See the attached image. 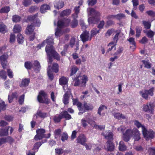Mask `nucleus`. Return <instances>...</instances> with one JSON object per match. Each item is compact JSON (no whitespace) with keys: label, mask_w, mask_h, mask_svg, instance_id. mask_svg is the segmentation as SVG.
Returning <instances> with one entry per match:
<instances>
[{"label":"nucleus","mask_w":155,"mask_h":155,"mask_svg":"<svg viewBox=\"0 0 155 155\" xmlns=\"http://www.w3.org/2000/svg\"><path fill=\"white\" fill-rule=\"evenodd\" d=\"M37 114L40 117L45 118L47 117V114L46 113H42L41 111H38Z\"/></svg>","instance_id":"obj_48"},{"label":"nucleus","mask_w":155,"mask_h":155,"mask_svg":"<svg viewBox=\"0 0 155 155\" xmlns=\"http://www.w3.org/2000/svg\"><path fill=\"white\" fill-rule=\"evenodd\" d=\"M62 119V118L60 115V114L58 115V116H54L53 118V120L55 123L59 122Z\"/></svg>","instance_id":"obj_44"},{"label":"nucleus","mask_w":155,"mask_h":155,"mask_svg":"<svg viewBox=\"0 0 155 155\" xmlns=\"http://www.w3.org/2000/svg\"><path fill=\"white\" fill-rule=\"evenodd\" d=\"M104 135L108 140L111 141L113 140V135L112 132H109L107 134H104Z\"/></svg>","instance_id":"obj_40"},{"label":"nucleus","mask_w":155,"mask_h":155,"mask_svg":"<svg viewBox=\"0 0 155 155\" xmlns=\"http://www.w3.org/2000/svg\"><path fill=\"white\" fill-rule=\"evenodd\" d=\"M14 117L13 116L10 115H5L4 117V119L8 122H11L13 121Z\"/></svg>","instance_id":"obj_54"},{"label":"nucleus","mask_w":155,"mask_h":155,"mask_svg":"<svg viewBox=\"0 0 155 155\" xmlns=\"http://www.w3.org/2000/svg\"><path fill=\"white\" fill-rule=\"evenodd\" d=\"M15 35L14 34L11 33L9 41L11 43L14 42L15 40Z\"/></svg>","instance_id":"obj_63"},{"label":"nucleus","mask_w":155,"mask_h":155,"mask_svg":"<svg viewBox=\"0 0 155 155\" xmlns=\"http://www.w3.org/2000/svg\"><path fill=\"white\" fill-rule=\"evenodd\" d=\"M0 77L4 80H6L7 78L6 72L5 71L2 70L0 71Z\"/></svg>","instance_id":"obj_49"},{"label":"nucleus","mask_w":155,"mask_h":155,"mask_svg":"<svg viewBox=\"0 0 155 155\" xmlns=\"http://www.w3.org/2000/svg\"><path fill=\"white\" fill-rule=\"evenodd\" d=\"M89 5L92 6L95 5L97 2V0H88L87 1Z\"/></svg>","instance_id":"obj_60"},{"label":"nucleus","mask_w":155,"mask_h":155,"mask_svg":"<svg viewBox=\"0 0 155 155\" xmlns=\"http://www.w3.org/2000/svg\"><path fill=\"white\" fill-rule=\"evenodd\" d=\"M114 21L111 20H108L106 22L105 27L106 28H108L109 26L112 25L114 24Z\"/></svg>","instance_id":"obj_61"},{"label":"nucleus","mask_w":155,"mask_h":155,"mask_svg":"<svg viewBox=\"0 0 155 155\" xmlns=\"http://www.w3.org/2000/svg\"><path fill=\"white\" fill-rule=\"evenodd\" d=\"M80 6L75 7L74 10V14H72V16L73 18H77L78 17V15L80 12Z\"/></svg>","instance_id":"obj_32"},{"label":"nucleus","mask_w":155,"mask_h":155,"mask_svg":"<svg viewBox=\"0 0 155 155\" xmlns=\"http://www.w3.org/2000/svg\"><path fill=\"white\" fill-rule=\"evenodd\" d=\"M89 14L92 17L88 19L89 23L95 24L100 19L98 18L100 15V13L96 11L94 8H91L90 9Z\"/></svg>","instance_id":"obj_4"},{"label":"nucleus","mask_w":155,"mask_h":155,"mask_svg":"<svg viewBox=\"0 0 155 155\" xmlns=\"http://www.w3.org/2000/svg\"><path fill=\"white\" fill-rule=\"evenodd\" d=\"M54 4V7L58 9L61 8L64 6V2L60 0H55Z\"/></svg>","instance_id":"obj_15"},{"label":"nucleus","mask_w":155,"mask_h":155,"mask_svg":"<svg viewBox=\"0 0 155 155\" xmlns=\"http://www.w3.org/2000/svg\"><path fill=\"white\" fill-rule=\"evenodd\" d=\"M59 84L61 85H64L68 84V79L64 76H62L59 80Z\"/></svg>","instance_id":"obj_19"},{"label":"nucleus","mask_w":155,"mask_h":155,"mask_svg":"<svg viewBox=\"0 0 155 155\" xmlns=\"http://www.w3.org/2000/svg\"><path fill=\"white\" fill-rule=\"evenodd\" d=\"M45 132L44 129H40L36 130L37 134L34 137L35 140H38L42 139L44 137V134Z\"/></svg>","instance_id":"obj_13"},{"label":"nucleus","mask_w":155,"mask_h":155,"mask_svg":"<svg viewBox=\"0 0 155 155\" xmlns=\"http://www.w3.org/2000/svg\"><path fill=\"white\" fill-rule=\"evenodd\" d=\"M115 146L114 144L112 142V141L108 140L104 147L105 149L108 151L112 152L114 150Z\"/></svg>","instance_id":"obj_12"},{"label":"nucleus","mask_w":155,"mask_h":155,"mask_svg":"<svg viewBox=\"0 0 155 155\" xmlns=\"http://www.w3.org/2000/svg\"><path fill=\"white\" fill-rule=\"evenodd\" d=\"M34 29L33 25H29L26 28L25 33L27 34H31L33 32Z\"/></svg>","instance_id":"obj_28"},{"label":"nucleus","mask_w":155,"mask_h":155,"mask_svg":"<svg viewBox=\"0 0 155 155\" xmlns=\"http://www.w3.org/2000/svg\"><path fill=\"white\" fill-rule=\"evenodd\" d=\"M154 91V87H152L148 90H145L144 91H140L139 92V93L142 97L146 100H147L148 99L149 95L151 96L153 95Z\"/></svg>","instance_id":"obj_7"},{"label":"nucleus","mask_w":155,"mask_h":155,"mask_svg":"<svg viewBox=\"0 0 155 155\" xmlns=\"http://www.w3.org/2000/svg\"><path fill=\"white\" fill-rule=\"evenodd\" d=\"M38 9V8L35 6H32L29 8V11L31 13H32L36 10Z\"/></svg>","instance_id":"obj_57"},{"label":"nucleus","mask_w":155,"mask_h":155,"mask_svg":"<svg viewBox=\"0 0 155 155\" xmlns=\"http://www.w3.org/2000/svg\"><path fill=\"white\" fill-rule=\"evenodd\" d=\"M142 129V132L144 137L147 140H148L154 138L155 133L151 130H148L145 128V127H141Z\"/></svg>","instance_id":"obj_6"},{"label":"nucleus","mask_w":155,"mask_h":155,"mask_svg":"<svg viewBox=\"0 0 155 155\" xmlns=\"http://www.w3.org/2000/svg\"><path fill=\"white\" fill-rule=\"evenodd\" d=\"M17 39L19 44L22 43L24 41V38L21 34H18L17 36Z\"/></svg>","instance_id":"obj_34"},{"label":"nucleus","mask_w":155,"mask_h":155,"mask_svg":"<svg viewBox=\"0 0 155 155\" xmlns=\"http://www.w3.org/2000/svg\"><path fill=\"white\" fill-rule=\"evenodd\" d=\"M125 15L123 13H119L115 15V18L119 20H120L125 18Z\"/></svg>","instance_id":"obj_43"},{"label":"nucleus","mask_w":155,"mask_h":155,"mask_svg":"<svg viewBox=\"0 0 155 155\" xmlns=\"http://www.w3.org/2000/svg\"><path fill=\"white\" fill-rule=\"evenodd\" d=\"M78 20L75 18H74V19L71 22V27L72 28H75L78 26Z\"/></svg>","instance_id":"obj_42"},{"label":"nucleus","mask_w":155,"mask_h":155,"mask_svg":"<svg viewBox=\"0 0 155 155\" xmlns=\"http://www.w3.org/2000/svg\"><path fill=\"white\" fill-rule=\"evenodd\" d=\"M142 24L144 26V28L149 29L150 28L151 26V23L149 21H143Z\"/></svg>","instance_id":"obj_36"},{"label":"nucleus","mask_w":155,"mask_h":155,"mask_svg":"<svg viewBox=\"0 0 155 155\" xmlns=\"http://www.w3.org/2000/svg\"><path fill=\"white\" fill-rule=\"evenodd\" d=\"M60 114L62 118H64L66 120H69L71 118V115L68 114L67 111H63L61 112Z\"/></svg>","instance_id":"obj_18"},{"label":"nucleus","mask_w":155,"mask_h":155,"mask_svg":"<svg viewBox=\"0 0 155 155\" xmlns=\"http://www.w3.org/2000/svg\"><path fill=\"white\" fill-rule=\"evenodd\" d=\"M148 150L150 155H155V148H150Z\"/></svg>","instance_id":"obj_64"},{"label":"nucleus","mask_w":155,"mask_h":155,"mask_svg":"<svg viewBox=\"0 0 155 155\" xmlns=\"http://www.w3.org/2000/svg\"><path fill=\"white\" fill-rule=\"evenodd\" d=\"M10 10L9 6H6L2 8L0 10V13H8Z\"/></svg>","instance_id":"obj_41"},{"label":"nucleus","mask_w":155,"mask_h":155,"mask_svg":"<svg viewBox=\"0 0 155 155\" xmlns=\"http://www.w3.org/2000/svg\"><path fill=\"white\" fill-rule=\"evenodd\" d=\"M21 18L20 16L17 15H14L12 18V20L15 22H18L21 21Z\"/></svg>","instance_id":"obj_37"},{"label":"nucleus","mask_w":155,"mask_h":155,"mask_svg":"<svg viewBox=\"0 0 155 155\" xmlns=\"http://www.w3.org/2000/svg\"><path fill=\"white\" fill-rule=\"evenodd\" d=\"M21 31V27L19 25H16L14 27L13 31L15 33H18Z\"/></svg>","instance_id":"obj_38"},{"label":"nucleus","mask_w":155,"mask_h":155,"mask_svg":"<svg viewBox=\"0 0 155 155\" xmlns=\"http://www.w3.org/2000/svg\"><path fill=\"white\" fill-rule=\"evenodd\" d=\"M120 33H116L113 39V41L109 43L107 45L108 46H109L112 45H116L117 43L118 40V36Z\"/></svg>","instance_id":"obj_22"},{"label":"nucleus","mask_w":155,"mask_h":155,"mask_svg":"<svg viewBox=\"0 0 155 155\" xmlns=\"http://www.w3.org/2000/svg\"><path fill=\"white\" fill-rule=\"evenodd\" d=\"M100 31V29L98 30L96 28H93L91 31V37L89 38V40L91 41V40L92 37L99 33Z\"/></svg>","instance_id":"obj_30"},{"label":"nucleus","mask_w":155,"mask_h":155,"mask_svg":"<svg viewBox=\"0 0 155 155\" xmlns=\"http://www.w3.org/2000/svg\"><path fill=\"white\" fill-rule=\"evenodd\" d=\"M71 12V10L69 9L64 10L60 13V16L61 17L68 16L70 14Z\"/></svg>","instance_id":"obj_26"},{"label":"nucleus","mask_w":155,"mask_h":155,"mask_svg":"<svg viewBox=\"0 0 155 155\" xmlns=\"http://www.w3.org/2000/svg\"><path fill=\"white\" fill-rule=\"evenodd\" d=\"M125 129V127H120L118 128V130L123 133V140L125 142L128 141L133 136L135 141H138L140 139V134L137 128H134L132 130L127 129L124 133Z\"/></svg>","instance_id":"obj_2"},{"label":"nucleus","mask_w":155,"mask_h":155,"mask_svg":"<svg viewBox=\"0 0 155 155\" xmlns=\"http://www.w3.org/2000/svg\"><path fill=\"white\" fill-rule=\"evenodd\" d=\"M127 149V147L125 144L124 142L122 141H120L119 143V149L120 151H124Z\"/></svg>","instance_id":"obj_29"},{"label":"nucleus","mask_w":155,"mask_h":155,"mask_svg":"<svg viewBox=\"0 0 155 155\" xmlns=\"http://www.w3.org/2000/svg\"><path fill=\"white\" fill-rule=\"evenodd\" d=\"M78 68L76 66H73L72 67L71 69V73L70 74V76L74 75L78 70Z\"/></svg>","instance_id":"obj_35"},{"label":"nucleus","mask_w":155,"mask_h":155,"mask_svg":"<svg viewBox=\"0 0 155 155\" xmlns=\"http://www.w3.org/2000/svg\"><path fill=\"white\" fill-rule=\"evenodd\" d=\"M50 64L48 63V64H50V65H48V68L47 69V73L48 76V77L49 79L51 80L52 81L54 78V75L53 74V72L52 71H51V64Z\"/></svg>","instance_id":"obj_17"},{"label":"nucleus","mask_w":155,"mask_h":155,"mask_svg":"<svg viewBox=\"0 0 155 155\" xmlns=\"http://www.w3.org/2000/svg\"><path fill=\"white\" fill-rule=\"evenodd\" d=\"M142 62L144 65V67L147 69H150L151 67V64L149 62V60L146 61L143 60Z\"/></svg>","instance_id":"obj_39"},{"label":"nucleus","mask_w":155,"mask_h":155,"mask_svg":"<svg viewBox=\"0 0 155 155\" xmlns=\"http://www.w3.org/2000/svg\"><path fill=\"white\" fill-rule=\"evenodd\" d=\"M46 42L47 43L45 50L48 58V63L51 64L53 61V58H54L58 61L60 59V57L59 54L55 50L53 46L54 40L51 38H48L46 40Z\"/></svg>","instance_id":"obj_1"},{"label":"nucleus","mask_w":155,"mask_h":155,"mask_svg":"<svg viewBox=\"0 0 155 155\" xmlns=\"http://www.w3.org/2000/svg\"><path fill=\"white\" fill-rule=\"evenodd\" d=\"M70 95L67 92L65 93L63 95L62 98V102L65 105L68 104L69 103Z\"/></svg>","instance_id":"obj_20"},{"label":"nucleus","mask_w":155,"mask_h":155,"mask_svg":"<svg viewBox=\"0 0 155 155\" xmlns=\"http://www.w3.org/2000/svg\"><path fill=\"white\" fill-rule=\"evenodd\" d=\"M9 128L8 127L4 128L3 127L2 129H0V136H7L8 134V131Z\"/></svg>","instance_id":"obj_27"},{"label":"nucleus","mask_w":155,"mask_h":155,"mask_svg":"<svg viewBox=\"0 0 155 155\" xmlns=\"http://www.w3.org/2000/svg\"><path fill=\"white\" fill-rule=\"evenodd\" d=\"M154 35V33L151 30L149 31L147 34V35L149 38H152Z\"/></svg>","instance_id":"obj_59"},{"label":"nucleus","mask_w":155,"mask_h":155,"mask_svg":"<svg viewBox=\"0 0 155 155\" xmlns=\"http://www.w3.org/2000/svg\"><path fill=\"white\" fill-rule=\"evenodd\" d=\"M31 1L32 0H23L22 4L25 7H28L31 5Z\"/></svg>","instance_id":"obj_50"},{"label":"nucleus","mask_w":155,"mask_h":155,"mask_svg":"<svg viewBox=\"0 0 155 155\" xmlns=\"http://www.w3.org/2000/svg\"><path fill=\"white\" fill-rule=\"evenodd\" d=\"M127 41L129 42L130 45H133L135 48L136 47V43L134 38L133 37L127 39Z\"/></svg>","instance_id":"obj_47"},{"label":"nucleus","mask_w":155,"mask_h":155,"mask_svg":"<svg viewBox=\"0 0 155 155\" xmlns=\"http://www.w3.org/2000/svg\"><path fill=\"white\" fill-rule=\"evenodd\" d=\"M72 102L73 105L77 106L79 110L82 106V104L79 101L78 99L72 98Z\"/></svg>","instance_id":"obj_23"},{"label":"nucleus","mask_w":155,"mask_h":155,"mask_svg":"<svg viewBox=\"0 0 155 155\" xmlns=\"http://www.w3.org/2000/svg\"><path fill=\"white\" fill-rule=\"evenodd\" d=\"M25 67L28 70H30L33 68L32 63L29 61H26L25 63Z\"/></svg>","instance_id":"obj_33"},{"label":"nucleus","mask_w":155,"mask_h":155,"mask_svg":"<svg viewBox=\"0 0 155 155\" xmlns=\"http://www.w3.org/2000/svg\"><path fill=\"white\" fill-rule=\"evenodd\" d=\"M114 116L115 118L118 120H120L121 119H124L126 118L125 116L120 113H114Z\"/></svg>","instance_id":"obj_31"},{"label":"nucleus","mask_w":155,"mask_h":155,"mask_svg":"<svg viewBox=\"0 0 155 155\" xmlns=\"http://www.w3.org/2000/svg\"><path fill=\"white\" fill-rule=\"evenodd\" d=\"M25 96V94H23L20 97L18 100V102L21 105L23 104Z\"/></svg>","instance_id":"obj_56"},{"label":"nucleus","mask_w":155,"mask_h":155,"mask_svg":"<svg viewBox=\"0 0 155 155\" xmlns=\"http://www.w3.org/2000/svg\"><path fill=\"white\" fill-rule=\"evenodd\" d=\"M75 42V38L73 37L71 38L69 42V45L71 48H72Z\"/></svg>","instance_id":"obj_55"},{"label":"nucleus","mask_w":155,"mask_h":155,"mask_svg":"<svg viewBox=\"0 0 155 155\" xmlns=\"http://www.w3.org/2000/svg\"><path fill=\"white\" fill-rule=\"evenodd\" d=\"M74 82V86L85 87L86 85V82L88 81V78L85 75L81 76L80 75H77L73 79Z\"/></svg>","instance_id":"obj_3"},{"label":"nucleus","mask_w":155,"mask_h":155,"mask_svg":"<svg viewBox=\"0 0 155 155\" xmlns=\"http://www.w3.org/2000/svg\"><path fill=\"white\" fill-rule=\"evenodd\" d=\"M30 83V79L25 78L23 79L20 84V86L21 87H26Z\"/></svg>","instance_id":"obj_25"},{"label":"nucleus","mask_w":155,"mask_h":155,"mask_svg":"<svg viewBox=\"0 0 155 155\" xmlns=\"http://www.w3.org/2000/svg\"><path fill=\"white\" fill-rule=\"evenodd\" d=\"M33 65L35 67H36V68L39 69L41 68L40 64L39 63V62L37 60H35L34 61L33 64Z\"/></svg>","instance_id":"obj_62"},{"label":"nucleus","mask_w":155,"mask_h":155,"mask_svg":"<svg viewBox=\"0 0 155 155\" xmlns=\"http://www.w3.org/2000/svg\"><path fill=\"white\" fill-rule=\"evenodd\" d=\"M84 109L81 106V108L79 109V111L82 113H84L87 111L92 110L94 108L92 105L90 103H87L86 102H84Z\"/></svg>","instance_id":"obj_10"},{"label":"nucleus","mask_w":155,"mask_h":155,"mask_svg":"<svg viewBox=\"0 0 155 155\" xmlns=\"http://www.w3.org/2000/svg\"><path fill=\"white\" fill-rule=\"evenodd\" d=\"M50 8V7L49 5L47 4H44L41 6L40 10L41 13H44Z\"/></svg>","instance_id":"obj_21"},{"label":"nucleus","mask_w":155,"mask_h":155,"mask_svg":"<svg viewBox=\"0 0 155 155\" xmlns=\"http://www.w3.org/2000/svg\"><path fill=\"white\" fill-rule=\"evenodd\" d=\"M58 27L60 28H62L64 26V22L63 19L59 20L57 22Z\"/></svg>","instance_id":"obj_45"},{"label":"nucleus","mask_w":155,"mask_h":155,"mask_svg":"<svg viewBox=\"0 0 155 155\" xmlns=\"http://www.w3.org/2000/svg\"><path fill=\"white\" fill-rule=\"evenodd\" d=\"M48 96L47 93L43 90H41L38 93L37 99L40 103L48 104L50 103V99Z\"/></svg>","instance_id":"obj_5"},{"label":"nucleus","mask_w":155,"mask_h":155,"mask_svg":"<svg viewBox=\"0 0 155 155\" xmlns=\"http://www.w3.org/2000/svg\"><path fill=\"white\" fill-rule=\"evenodd\" d=\"M42 145L41 143L40 142H37L34 145L33 149L34 150L38 149Z\"/></svg>","instance_id":"obj_58"},{"label":"nucleus","mask_w":155,"mask_h":155,"mask_svg":"<svg viewBox=\"0 0 155 155\" xmlns=\"http://www.w3.org/2000/svg\"><path fill=\"white\" fill-rule=\"evenodd\" d=\"M142 31L141 28L139 27H137L136 28V36L137 37H139Z\"/></svg>","instance_id":"obj_46"},{"label":"nucleus","mask_w":155,"mask_h":155,"mask_svg":"<svg viewBox=\"0 0 155 155\" xmlns=\"http://www.w3.org/2000/svg\"><path fill=\"white\" fill-rule=\"evenodd\" d=\"M89 32L87 31H84L80 36L81 40L84 43L89 40Z\"/></svg>","instance_id":"obj_14"},{"label":"nucleus","mask_w":155,"mask_h":155,"mask_svg":"<svg viewBox=\"0 0 155 155\" xmlns=\"http://www.w3.org/2000/svg\"><path fill=\"white\" fill-rule=\"evenodd\" d=\"M77 140L78 143H80L82 145L85 144L86 141L85 136L82 134H80L78 137Z\"/></svg>","instance_id":"obj_16"},{"label":"nucleus","mask_w":155,"mask_h":155,"mask_svg":"<svg viewBox=\"0 0 155 155\" xmlns=\"http://www.w3.org/2000/svg\"><path fill=\"white\" fill-rule=\"evenodd\" d=\"M51 71L55 73H58L59 71V65L57 63H54L52 66H51Z\"/></svg>","instance_id":"obj_24"},{"label":"nucleus","mask_w":155,"mask_h":155,"mask_svg":"<svg viewBox=\"0 0 155 155\" xmlns=\"http://www.w3.org/2000/svg\"><path fill=\"white\" fill-rule=\"evenodd\" d=\"M38 16V14L36 13L33 15H31L27 17L26 21L27 22L32 21L35 23V26L39 27L40 26L41 22L38 19H37L36 18Z\"/></svg>","instance_id":"obj_8"},{"label":"nucleus","mask_w":155,"mask_h":155,"mask_svg":"<svg viewBox=\"0 0 155 155\" xmlns=\"http://www.w3.org/2000/svg\"><path fill=\"white\" fill-rule=\"evenodd\" d=\"M8 55L7 54H4L0 57V61L3 69H5L7 66Z\"/></svg>","instance_id":"obj_11"},{"label":"nucleus","mask_w":155,"mask_h":155,"mask_svg":"<svg viewBox=\"0 0 155 155\" xmlns=\"http://www.w3.org/2000/svg\"><path fill=\"white\" fill-rule=\"evenodd\" d=\"M124 50L123 48L122 47H119L117 51L114 53L115 55H120L123 52Z\"/></svg>","instance_id":"obj_53"},{"label":"nucleus","mask_w":155,"mask_h":155,"mask_svg":"<svg viewBox=\"0 0 155 155\" xmlns=\"http://www.w3.org/2000/svg\"><path fill=\"white\" fill-rule=\"evenodd\" d=\"M143 110L144 111L150 113L151 114H153L154 106L153 103H149L147 104L143 105Z\"/></svg>","instance_id":"obj_9"},{"label":"nucleus","mask_w":155,"mask_h":155,"mask_svg":"<svg viewBox=\"0 0 155 155\" xmlns=\"http://www.w3.org/2000/svg\"><path fill=\"white\" fill-rule=\"evenodd\" d=\"M6 106L4 101H2L0 102V112L2 110H5L6 109Z\"/></svg>","instance_id":"obj_52"},{"label":"nucleus","mask_w":155,"mask_h":155,"mask_svg":"<svg viewBox=\"0 0 155 155\" xmlns=\"http://www.w3.org/2000/svg\"><path fill=\"white\" fill-rule=\"evenodd\" d=\"M104 108H105L107 109V107L104 105H101L99 107L98 110L97 114L100 116L101 115V111L104 110Z\"/></svg>","instance_id":"obj_51"}]
</instances>
